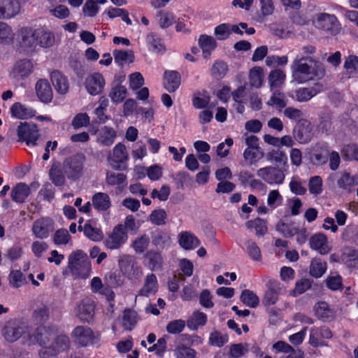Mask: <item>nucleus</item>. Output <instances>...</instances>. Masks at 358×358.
<instances>
[{
    "mask_svg": "<svg viewBox=\"0 0 358 358\" xmlns=\"http://www.w3.org/2000/svg\"><path fill=\"white\" fill-rule=\"evenodd\" d=\"M158 283L155 274H148L145 279L143 287L139 290L138 295L148 296L150 294H155L157 291Z\"/></svg>",
    "mask_w": 358,
    "mask_h": 358,
    "instance_id": "obj_28",
    "label": "nucleus"
},
{
    "mask_svg": "<svg viewBox=\"0 0 358 358\" xmlns=\"http://www.w3.org/2000/svg\"><path fill=\"white\" fill-rule=\"evenodd\" d=\"M327 269V264L321 262L318 259H315L311 262L310 266V274L315 278L321 277Z\"/></svg>",
    "mask_w": 358,
    "mask_h": 358,
    "instance_id": "obj_46",
    "label": "nucleus"
},
{
    "mask_svg": "<svg viewBox=\"0 0 358 358\" xmlns=\"http://www.w3.org/2000/svg\"><path fill=\"white\" fill-rule=\"evenodd\" d=\"M30 194V189L25 183L17 184L11 191L12 199L17 203H23Z\"/></svg>",
    "mask_w": 358,
    "mask_h": 358,
    "instance_id": "obj_30",
    "label": "nucleus"
},
{
    "mask_svg": "<svg viewBox=\"0 0 358 358\" xmlns=\"http://www.w3.org/2000/svg\"><path fill=\"white\" fill-rule=\"evenodd\" d=\"M314 23L317 28L327 31L331 35L337 34L341 29L336 17L331 14L324 13L317 14Z\"/></svg>",
    "mask_w": 358,
    "mask_h": 358,
    "instance_id": "obj_8",
    "label": "nucleus"
},
{
    "mask_svg": "<svg viewBox=\"0 0 358 358\" xmlns=\"http://www.w3.org/2000/svg\"><path fill=\"white\" fill-rule=\"evenodd\" d=\"M28 336L31 344L37 343L41 346L38 352L41 358L55 357L69 348L70 341L68 336H55L53 328L49 327H39L31 335L28 333Z\"/></svg>",
    "mask_w": 358,
    "mask_h": 358,
    "instance_id": "obj_1",
    "label": "nucleus"
},
{
    "mask_svg": "<svg viewBox=\"0 0 358 358\" xmlns=\"http://www.w3.org/2000/svg\"><path fill=\"white\" fill-rule=\"evenodd\" d=\"M20 10V4L17 0H1V16L11 18L17 15Z\"/></svg>",
    "mask_w": 358,
    "mask_h": 358,
    "instance_id": "obj_24",
    "label": "nucleus"
},
{
    "mask_svg": "<svg viewBox=\"0 0 358 358\" xmlns=\"http://www.w3.org/2000/svg\"><path fill=\"white\" fill-rule=\"evenodd\" d=\"M276 230L284 237H292L297 233V227L294 223H285L280 221L275 226Z\"/></svg>",
    "mask_w": 358,
    "mask_h": 358,
    "instance_id": "obj_39",
    "label": "nucleus"
},
{
    "mask_svg": "<svg viewBox=\"0 0 358 358\" xmlns=\"http://www.w3.org/2000/svg\"><path fill=\"white\" fill-rule=\"evenodd\" d=\"M337 185L339 188L350 193L355 185V178L349 173L344 172L338 180Z\"/></svg>",
    "mask_w": 358,
    "mask_h": 358,
    "instance_id": "obj_44",
    "label": "nucleus"
},
{
    "mask_svg": "<svg viewBox=\"0 0 358 358\" xmlns=\"http://www.w3.org/2000/svg\"><path fill=\"white\" fill-rule=\"evenodd\" d=\"M228 68L226 63L216 62L211 69L212 75L216 78H222L227 72Z\"/></svg>",
    "mask_w": 358,
    "mask_h": 358,
    "instance_id": "obj_64",
    "label": "nucleus"
},
{
    "mask_svg": "<svg viewBox=\"0 0 358 358\" xmlns=\"http://www.w3.org/2000/svg\"><path fill=\"white\" fill-rule=\"evenodd\" d=\"M147 41L150 44L152 50L155 52H159L164 50V46L161 38L153 33L147 36Z\"/></svg>",
    "mask_w": 358,
    "mask_h": 358,
    "instance_id": "obj_60",
    "label": "nucleus"
},
{
    "mask_svg": "<svg viewBox=\"0 0 358 358\" xmlns=\"http://www.w3.org/2000/svg\"><path fill=\"white\" fill-rule=\"evenodd\" d=\"M228 341L227 335H223L217 331H213L210 334L209 343L212 345L222 347Z\"/></svg>",
    "mask_w": 358,
    "mask_h": 358,
    "instance_id": "obj_61",
    "label": "nucleus"
},
{
    "mask_svg": "<svg viewBox=\"0 0 358 358\" xmlns=\"http://www.w3.org/2000/svg\"><path fill=\"white\" fill-rule=\"evenodd\" d=\"M33 69V64L29 59H21L18 61L14 67L13 73L15 77H27Z\"/></svg>",
    "mask_w": 358,
    "mask_h": 358,
    "instance_id": "obj_29",
    "label": "nucleus"
},
{
    "mask_svg": "<svg viewBox=\"0 0 358 358\" xmlns=\"http://www.w3.org/2000/svg\"><path fill=\"white\" fill-rule=\"evenodd\" d=\"M127 88L120 84H115L112 87L109 96L114 103H121L127 96Z\"/></svg>",
    "mask_w": 358,
    "mask_h": 358,
    "instance_id": "obj_41",
    "label": "nucleus"
},
{
    "mask_svg": "<svg viewBox=\"0 0 358 358\" xmlns=\"http://www.w3.org/2000/svg\"><path fill=\"white\" fill-rule=\"evenodd\" d=\"M38 45L43 48H49L55 43V36L52 33L47 31L43 29H37Z\"/></svg>",
    "mask_w": 358,
    "mask_h": 358,
    "instance_id": "obj_33",
    "label": "nucleus"
},
{
    "mask_svg": "<svg viewBox=\"0 0 358 358\" xmlns=\"http://www.w3.org/2000/svg\"><path fill=\"white\" fill-rule=\"evenodd\" d=\"M266 291L262 299L264 306L275 304L278 300V296L282 293L283 288L280 282L275 280H268L266 284Z\"/></svg>",
    "mask_w": 358,
    "mask_h": 358,
    "instance_id": "obj_11",
    "label": "nucleus"
},
{
    "mask_svg": "<svg viewBox=\"0 0 358 358\" xmlns=\"http://www.w3.org/2000/svg\"><path fill=\"white\" fill-rule=\"evenodd\" d=\"M292 68L294 79L300 83L315 78L321 79L326 73L324 64L311 57L295 59Z\"/></svg>",
    "mask_w": 358,
    "mask_h": 358,
    "instance_id": "obj_2",
    "label": "nucleus"
},
{
    "mask_svg": "<svg viewBox=\"0 0 358 358\" xmlns=\"http://www.w3.org/2000/svg\"><path fill=\"white\" fill-rule=\"evenodd\" d=\"M241 301L250 308H256L259 303V297L249 289H245L241 295Z\"/></svg>",
    "mask_w": 358,
    "mask_h": 358,
    "instance_id": "obj_42",
    "label": "nucleus"
},
{
    "mask_svg": "<svg viewBox=\"0 0 358 358\" xmlns=\"http://www.w3.org/2000/svg\"><path fill=\"white\" fill-rule=\"evenodd\" d=\"M309 245L312 249L318 250L322 255L327 254L329 252L327 237L323 234H316L311 236Z\"/></svg>",
    "mask_w": 358,
    "mask_h": 358,
    "instance_id": "obj_21",
    "label": "nucleus"
},
{
    "mask_svg": "<svg viewBox=\"0 0 358 358\" xmlns=\"http://www.w3.org/2000/svg\"><path fill=\"white\" fill-rule=\"evenodd\" d=\"M322 180L320 176L311 177L308 182V189L310 194L318 195L322 191Z\"/></svg>",
    "mask_w": 358,
    "mask_h": 358,
    "instance_id": "obj_57",
    "label": "nucleus"
},
{
    "mask_svg": "<svg viewBox=\"0 0 358 358\" xmlns=\"http://www.w3.org/2000/svg\"><path fill=\"white\" fill-rule=\"evenodd\" d=\"M129 156L124 144L118 143L113 148V157L112 159L119 162H127Z\"/></svg>",
    "mask_w": 358,
    "mask_h": 358,
    "instance_id": "obj_59",
    "label": "nucleus"
},
{
    "mask_svg": "<svg viewBox=\"0 0 358 358\" xmlns=\"http://www.w3.org/2000/svg\"><path fill=\"white\" fill-rule=\"evenodd\" d=\"M135 263L134 258L130 255H122L118 259L120 268L124 273H129L134 268Z\"/></svg>",
    "mask_w": 358,
    "mask_h": 358,
    "instance_id": "obj_49",
    "label": "nucleus"
},
{
    "mask_svg": "<svg viewBox=\"0 0 358 358\" xmlns=\"http://www.w3.org/2000/svg\"><path fill=\"white\" fill-rule=\"evenodd\" d=\"M152 243L157 247L165 248L170 246L171 239L169 233L162 230H157L152 234Z\"/></svg>",
    "mask_w": 358,
    "mask_h": 358,
    "instance_id": "obj_31",
    "label": "nucleus"
},
{
    "mask_svg": "<svg viewBox=\"0 0 358 358\" xmlns=\"http://www.w3.org/2000/svg\"><path fill=\"white\" fill-rule=\"evenodd\" d=\"M83 231L87 237L94 241H101L103 237V234L100 229L94 227L89 223L84 224Z\"/></svg>",
    "mask_w": 358,
    "mask_h": 358,
    "instance_id": "obj_47",
    "label": "nucleus"
},
{
    "mask_svg": "<svg viewBox=\"0 0 358 358\" xmlns=\"http://www.w3.org/2000/svg\"><path fill=\"white\" fill-rule=\"evenodd\" d=\"M113 56L115 62L120 66H122L123 64L127 61L131 63L134 59V55L131 50L124 51L115 50L113 51Z\"/></svg>",
    "mask_w": 358,
    "mask_h": 358,
    "instance_id": "obj_45",
    "label": "nucleus"
},
{
    "mask_svg": "<svg viewBox=\"0 0 358 358\" xmlns=\"http://www.w3.org/2000/svg\"><path fill=\"white\" fill-rule=\"evenodd\" d=\"M179 245L185 250H193L200 244L199 240L189 231H182L179 236Z\"/></svg>",
    "mask_w": 358,
    "mask_h": 358,
    "instance_id": "obj_23",
    "label": "nucleus"
},
{
    "mask_svg": "<svg viewBox=\"0 0 358 358\" xmlns=\"http://www.w3.org/2000/svg\"><path fill=\"white\" fill-rule=\"evenodd\" d=\"M343 68L349 74L358 73V57L351 55L345 57Z\"/></svg>",
    "mask_w": 358,
    "mask_h": 358,
    "instance_id": "obj_54",
    "label": "nucleus"
},
{
    "mask_svg": "<svg viewBox=\"0 0 358 358\" xmlns=\"http://www.w3.org/2000/svg\"><path fill=\"white\" fill-rule=\"evenodd\" d=\"M146 259L149 261V268L152 271L161 270L162 268L163 258L162 255L155 251H148L145 255Z\"/></svg>",
    "mask_w": 358,
    "mask_h": 358,
    "instance_id": "obj_35",
    "label": "nucleus"
},
{
    "mask_svg": "<svg viewBox=\"0 0 358 358\" xmlns=\"http://www.w3.org/2000/svg\"><path fill=\"white\" fill-rule=\"evenodd\" d=\"M285 74L280 69L272 71L268 76L269 84L271 90L278 88L284 82Z\"/></svg>",
    "mask_w": 358,
    "mask_h": 358,
    "instance_id": "obj_43",
    "label": "nucleus"
},
{
    "mask_svg": "<svg viewBox=\"0 0 358 358\" xmlns=\"http://www.w3.org/2000/svg\"><path fill=\"white\" fill-rule=\"evenodd\" d=\"M36 92L39 99L43 103H50L53 98L51 86L45 79H41L36 83Z\"/></svg>",
    "mask_w": 358,
    "mask_h": 358,
    "instance_id": "obj_19",
    "label": "nucleus"
},
{
    "mask_svg": "<svg viewBox=\"0 0 358 358\" xmlns=\"http://www.w3.org/2000/svg\"><path fill=\"white\" fill-rule=\"evenodd\" d=\"M332 336L329 327H313L310 331L309 343L314 347L322 345L323 339H329Z\"/></svg>",
    "mask_w": 358,
    "mask_h": 358,
    "instance_id": "obj_16",
    "label": "nucleus"
},
{
    "mask_svg": "<svg viewBox=\"0 0 358 358\" xmlns=\"http://www.w3.org/2000/svg\"><path fill=\"white\" fill-rule=\"evenodd\" d=\"M9 281L13 287L18 288L26 282V278L20 270H14L10 273Z\"/></svg>",
    "mask_w": 358,
    "mask_h": 358,
    "instance_id": "obj_55",
    "label": "nucleus"
},
{
    "mask_svg": "<svg viewBox=\"0 0 358 358\" xmlns=\"http://www.w3.org/2000/svg\"><path fill=\"white\" fill-rule=\"evenodd\" d=\"M322 89V85L320 83H316L313 87H303L299 88L296 90V99L298 101L304 102L308 101L317 93H319Z\"/></svg>",
    "mask_w": 358,
    "mask_h": 358,
    "instance_id": "obj_22",
    "label": "nucleus"
},
{
    "mask_svg": "<svg viewBox=\"0 0 358 358\" xmlns=\"http://www.w3.org/2000/svg\"><path fill=\"white\" fill-rule=\"evenodd\" d=\"M341 152L345 160L358 161V144L345 145Z\"/></svg>",
    "mask_w": 358,
    "mask_h": 358,
    "instance_id": "obj_48",
    "label": "nucleus"
},
{
    "mask_svg": "<svg viewBox=\"0 0 358 358\" xmlns=\"http://www.w3.org/2000/svg\"><path fill=\"white\" fill-rule=\"evenodd\" d=\"M50 80L57 93L65 94L68 92L69 83L68 78L59 71L55 70L50 74Z\"/></svg>",
    "mask_w": 358,
    "mask_h": 358,
    "instance_id": "obj_17",
    "label": "nucleus"
},
{
    "mask_svg": "<svg viewBox=\"0 0 358 358\" xmlns=\"http://www.w3.org/2000/svg\"><path fill=\"white\" fill-rule=\"evenodd\" d=\"M85 160V155L78 153L67 157L64 161L63 171L68 178L76 180L82 175Z\"/></svg>",
    "mask_w": 358,
    "mask_h": 358,
    "instance_id": "obj_3",
    "label": "nucleus"
},
{
    "mask_svg": "<svg viewBox=\"0 0 358 358\" xmlns=\"http://www.w3.org/2000/svg\"><path fill=\"white\" fill-rule=\"evenodd\" d=\"M94 208L98 211H106L111 206L109 196L106 193H95L92 198Z\"/></svg>",
    "mask_w": 358,
    "mask_h": 358,
    "instance_id": "obj_25",
    "label": "nucleus"
},
{
    "mask_svg": "<svg viewBox=\"0 0 358 358\" xmlns=\"http://www.w3.org/2000/svg\"><path fill=\"white\" fill-rule=\"evenodd\" d=\"M48 317L49 310L45 306L37 308L32 314V318L37 324L45 322Z\"/></svg>",
    "mask_w": 358,
    "mask_h": 358,
    "instance_id": "obj_56",
    "label": "nucleus"
},
{
    "mask_svg": "<svg viewBox=\"0 0 358 358\" xmlns=\"http://www.w3.org/2000/svg\"><path fill=\"white\" fill-rule=\"evenodd\" d=\"M247 250L248 255L255 261H259L262 259L261 250L257 243L252 241L247 242Z\"/></svg>",
    "mask_w": 358,
    "mask_h": 358,
    "instance_id": "obj_63",
    "label": "nucleus"
},
{
    "mask_svg": "<svg viewBox=\"0 0 358 358\" xmlns=\"http://www.w3.org/2000/svg\"><path fill=\"white\" fill-rule=\"evenodd\" d=\"M10 113L13 116L17 118L27 119L34 117L36 112L31 107H27L19 102H16L10 108Z\"/></svg>",
    "mask_w": 358,
    "mask_h": 358,
    "instance_id": "obj_27",
    "label": "nucleus"
},
{
    "mask_svg": "<svg viewBox=\"0 0 358 358\" xmlns=\"http://www.w3.org/2000/svg\"><path fill=\"white\" fill-rule=\"evenodd\" d=\"M54 224L52 219L43 217L34 222L31 230L36 238H46L50 233L54 230Z\"/></svg>",
    "mask_w": 358,
    "mask_h": 358,
    "instance_id": "obj_12",
    "label": "nucleus"
},
{
    "mask_svg": "<svg viewBox=\"0 0 358 358\" xmlns=\"http://www.w3.org/2000/svg\"><path fill=\"white\" fill-rule=\"evenodd\" d=\"M181 77L176 71H166L164 73V87L169 92H175L180 85Z\"/></svg>",
    "mask_w": 358,
    "mask_h": 358,
    "instance_id": "obj_20",
    "label": "nucleus"
},
{
    "mask_svg": "<svg viewBox=\"0 0 358 358\" xmlns=\"http://www.w3.org/2000/svg\"><path fill=\"white\" fill-rule=\"evenodd\" d=\"M173 352L176 358H194L196 355L195 350L183 344L179 345Z\"/></svg>",
    "mask_w": 358,
    "mask_h": 358,
    "instance_id": "obj_50",
    "label": "nucleus"
},
{
    "mask_svg": "<svg viewBox=\"0 0 358 358\" xmlns=\"http://www.w3.org/2000/svg\"><path fill=\"white\" fill-rule=\"evenodd\" d=\"M72 336L81 346H87L94 343L93 331L87 327L78 326L73 329Z\"/></svg>",
    "mask_w": 358,
    "mask_h": 358,
    "instance_id": "obj_14",
    "label": "nucleus"
},
{
    "mask_svg": "<svg viewBox=\"0 0 358 358\" xmlns=\"http://www.w3.org/2000/svg\"><path fill=\"white\" fill-rule=\"evenodd\" d=\"M17 136L19 141H24L27 145H36L40 134L36 124L24 122L18 126Z\"/></svg>",
    "mask_w": 358,
    "mask_h": 358,
    "instance_id": "obj_4",
    "label": "nucleus"
},
{
    "mask_svg": "<svg viewBox=\"0 0 358 358\" xmlns=\"http://www.w3.org/2000/svg\"><path fill=\"white\" fill-rule=\"evenodd\" d=\"M199 43L203 50V57L206 59L208 58L211 52L216 47L215 40L213 37L206 35H201L200 36Z\"/></svg>",
    "mask_w": 358,
    "mask_h": 358,
    "instance_id": "obj_32",
    "label": "nucleus"
},
{
    "mask_svg": "<svg viewBox=\"0 0 358 358\" xmlns=\"http://www.w3.org/2000/svg\"><path fill=\"white\" fill-rule=\"evenodd\" d=\"M166 216V213L164 209L155 210L150 215V220L156 225H164Z\"/></svg>",
    "mask_w": 358,
    "mask_h": 358,
    "instance_id": "obj_62",
    "label": "nucleus"
},
{
    "mask_svg": "<svg viewBox=\"0 0 358 358\" xmlns=\"http://www.w3.org/2000/svg\"><path fill=\"white\" fill-rule=\"evenodd\" d=\"M105 86V80L99 73H94L87 77L85 87L91 95H97L102 92Z\"/></svg>",
    "mask_w": 358,
    "mask_h": 358,
    "instance_id": "obj_15",
    "label": "nucleus"
},
{
    "mask_svg": "<svg viewBox=\"0 0 358 358\" xmlns=\"http://www.w3.org/2000/svg\"><path fill=\"white\" fill-rule=\"evenodd\" d=\"M37 29L23 27L19 34V43L22 51L30 53L35 50L38 45Z\"/></svg>",
    "mask_w": 358,
    "mask_h": 358,
    "instance_id": "obj_5",
    "label": "nucleus"
},
{
    "mask_svg": "<svg viewBox=\"0 0 358 358\" xmlns=\"http://www.w3.org/2000/svg\"><path fill=\"white\" fill-rule=\"evenodd\" d=\"M29 327L17 320L9 321L4 327V337L9 342H14L22 335L28 334Z\"/></svg>",
    "mask_w": 358,
    "mask_h": 358,
    "instance_id": "obj_9",
    "label": "nucleus"
},
{
    "mask_svg": "<svg viewBox=\"0 0 358 358\" xmlns=\"http://www.w3.org/2000/svg\"><path fill=\"white\" fill-rule=\"evenodd\" d=\"M207 322V316L205 313L196 311L190 319L187 320V327L192 330L197 329L199 326H203Z\"/></svg>",
    "mask_w": 358,
    "mask_h": 358,
    "instance_id": "obj_37",
    "label": "nucleus"
},
{
    "mask_svg": "<svg viewBox=\"0 0 358 358\" xmlns=\"http://www.w3.org/2000/svg\"><path fill=\"white\" fill-rule=\"evenodd\" d=\"M285 169L275 166H266L259 169L257 175L269 185H280L284 182Z\"/></svg>",
    "mask_w": 358,
    "mask_h": 358,
    "instance_id": "obj_7",
    "label": "nucleus"
},
{
    "mask_svg": "<svg viewBox=\"0 0 358 358\" xmlns=\"http://www.w3.org/2000/svg\"><path fill=\"white\" fill-rule=\"evenodd\" d=\"M127 234L122 224L115 226L113 231L108 234L104 241V244L108 249L116 250L120 248L127 240Z\"/></svg>",
    "mask_w": 358,
    "mask_h": 358,
    "instance_id": "obj_10",
    "label": "nucleus"
},
{
    "mask_svg": "<svg viewBox=\"0 0 358 358\" xmlns=\"http://www.w3.org/2000/svg\"><path fill=\"white\" fill-rule=\"evenodd\" d=\"M116 137V134L112 127L104 126L99 134V141L105 146L111 145Z\"/></svg>",
    "mask_w": 358,
    "mask_h": 358,
    "instance_id": "obj_34",
    "label": "nucleus"
},
{
    "mask_svg": "<svg viewBox=\"0 0 358 358\" xmlns=\"http://www.w3.org/2000/svg\"><path fill=\"white\" fill-rule=\"evenodd\" d=\"M136 323V313L131 310L124 311L122 326L126 330H131Z\"/></svg>",
    "mask_w": 358,
    "mask_h": 358,
    "instance_id": "obj_51",
    "label": "nucleus"
},
{
    "mask_svg": "<svg viewBox=\"0 0 358 358\" xmlns=\"http://www.w3.org/2000/svg\"><path fill=\"white\" fill-rule=\"evenodd\" d=\"M90 266L87 256L82 250H78L69 255L68 268L73 274L79 275Z\"/></svg>",
    "mask_w": 358,
    "mask_h": 358,
    "instance_id": "obj_6",
    "label": "nucleus"
},
{
    "mask_svg": "<svg viewBox=\"0 0 358 358\" xmlns=\"http://www.w3.org/2000/svg\"><path fill=\"white\" fill-rule=\"evenodd\" d=\"M94 312V304L91 299H84L78 306L77 317L83 322H90Z\"/></svg>",
    "mask_w": 358,
    "mask_h": 358,
    "instance_id": "obj_18",
    "label": "nucleus"
},
{
    "mask_svg": "<svg viewBox=\"0 0 358 358\" xmlns=\"http://www.w3.org/2000/svg\"><path fill=\"white\" fill-rule=\"evenodd\" d=\"M245 225L248 229L254 228L257 236H264L268 231L266 221L259 217L248 221Z\"/></svg>",
    "mask_w": 358,
    "mask_h": 358,
    "instance_id": "obj_38",
    "label": "nucleus"
},
{
    "mask_svg": "<svg viewBox=\"0 0 358 358\" xmlns=\"http://www.w3.org/2000/svg\"><path fill=\"white\" fill-rule=\"evenodd\" d=\"M312 131L313 127L308 120H300L294 129V137L300 143H307L313 137Z\"/></svg>",
    "mask_w": 358,
    "mask_h": 358,
    "instance_id": "obj_13",
    "label": "nucleus"
},
{
    "mask_svg": "<svg viewBox=\"0 0 358 358\" xmlns=\"http://www.w3.org/2000/svg\"><path fill=\"white\" fill-rule=\"evenodd\" d=\"M317 317L322 321H329L334 318V312L325 301H320L314 306Z\"/></svg>",
    "mask_w": 358,
    "mask_h": 358,
    "instance_id": "obj_26",
    "label": "nucleus"
},
{
    "mask_svg": "<svg viewBox=\"0 0 358 358\" xmlns=\"http://www.w3.org/2000/svg\"><path fill=\"white\" fill-rule=\"evenodd\" d=\"M267 161L274 162L278 166L285 165L287 162V157L285 152L279 150H273L264 155Z\"/></svg>",
    "mask_w": 358,
    "mask_h": 358,
    "instance_id": "obj_36",
    "label": "nucleus"
},
{
    "mask_svg": "<svg viewBox=\"0 0 358 358\" xmlns=\"http://www.w3.org/2000/svg\"><path fill=\"white\" fill-rule=\"evenodd\" d=\"M71 239V236L66 229H59L54 234L53 241L56 245H66Z\"/></svg>",
    "mask_w": 358,
    "mask_h": 358,
    "instance_id": "obj_58",
    "label": "nucleus"
},
{
    "mask_svg": "<svg viewBox=\"0 0 358 358\" xmlns=\"http://www.w3.org/2000/svg\"><path fill=\"white\" fill-rule=\"evenodd\" d=\"M265 154L261 148L245 149L243 152V157L245 160H250V164H254L262 159Z\"/></svg>",
    "mask_w": 358,
    "mask_h": 358,
    "instance_id": "obj_53",
    "label": "nucleus"
},
{
    "mask_svg": "<svg viewBox=\"0 0 358 358\" xmlns=\"http://www.w3.org/2000/svg\"><path fill=\"white\" fill-rule=\"evenodd\" d=\"M249 81L252 87L259 88L262 85V73L260 67H254L250 70Z\"/></svg>",
    "mask_w": 358,
    "mask_h": 358,
    "instance_id": "obj_52",
    "label": "nucleus"
},
{
    "mask_svg": "<svg viewBox=\"0 0 358 358\" xmlns=\"http://www.w3.org/2000/svg\"><path fill=\"white\" fill-rule=\"evenodd\" d=\"M343 260L348 267L358 268V250L348 248L343 255Z\"/></svg>",
    "mask_w": 358,
    "mask_h": 358,
    "instance_id": "obj_40",
    "label": "nucleus"
}]
</instances>
